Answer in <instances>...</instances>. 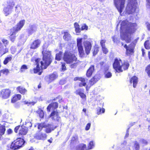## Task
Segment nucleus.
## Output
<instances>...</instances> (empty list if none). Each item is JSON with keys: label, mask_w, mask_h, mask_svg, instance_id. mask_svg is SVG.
Returning <instances> with one entry per match:
<instances>
[{"label": "nucleus", "mask_w": 150, "mask_h": 150, "mask_svg": "<svg viewBox=\"0 0 150 150\" xmlns=\"http://www.w3.org/2000/svg\"><path fill=\"white\" fill-rule=\"evenodd\" d=\"M131 147L133 149H135V150H139V144L137 141L134 142V143L132 142L127 145V148H129V150H131Z\"/></svg>", "instance_id": "obj_12"}, {"label": "nucleus", "mask_w": 150, "mask_h": 150, "mask_svg": "<svg viewBox=\"0 0 150 150\" xmlns=\"http://www.w3.org/2000/svg\"><path fill=\"white\" fill-rule=\"evenodd\" d=\"M37 113L39 115L40 118H42L43 117L44 113L42 110L39 109L37 111Z\"/></svg>", "instance_id": "obj_41"}, {"label": "nucleus", "mask_w": 150, "mask_h": 150, "mask_svg": "<svg viewBox=\"0 0 150 150\" xmlns=\"http://www.w3.org/2000/svg\"><path fill=\"white\" fill-rule=\"evenodd\" d=\"M105 76L107 78H110L111 77L112 75L110 72L106 71L105 73Z\"/></svg>", "instance_id": "obj_45"}, {"label": "nucleus", "mask_w": 150, "mask_h": 150, "mask_svg": "<svg viewBox=\"0 0 150 150\" xmlns=\"http://www.w3.org/2000/svg\"><path fill=\"white\" fill-rule=\"evenodd\" d=\"M62 52H59L56 55L55 59L58 61L60 60L62 58Z\"/></svg>", "instance_id": "obj_37"}, {"label": "nucleus", "mask_w": 150, "mask_h": 150, "mask_svg": "<svg viewBox=\"0 0 150 150\" xmlns=\"http://www.w3.org/2000/svg\"><path fill=\"white\" fill-rule=\"evenodd\" d=\"M146 7L148 8H150V0H146Z\"/></svg>", "instance_id": "obj_52"}, {"label": "nucleus", "mask_w": 150, "mask_h": 150, "mask_svg": "<svg viewBox=\"0 0 150 150\" xmlns=\"http://www.w3.org/2000/svg\"><path fill=\"white\" fill-rule=\"evenodd\" d=\"M24 143L23 139L19 138L13 141L10 146V148L14 150L16 149L21 147Z\"/></svg>", "instance_id": "obj_6"}, {"label": "nucleus", "mask_w": 150, "mask_h": 150, "mask_svg": "<svg viewBox=\"0 0 150 150\" xmlns=\"http://www.w3.org/2000/svg\"><path fill=\"white\" fill-rule=\"evenodd\" d=\"M10 38L11 39V40L12 42H13L15 40L16 38V33L17 32L15 31H12V29H11L10 30Z\"/></svg>", "instance_id": "obj_23"}, {"label": "nucleus", "mask_w": 150, "mask_h": 150, "mask_svg": "<svg viewBox=\"0 0 150 150\" xmlns=\"http://www.w3.org/2000/svg\"><path fill=\"white\" fill-rule=\"evenodd\" d=\"M137 28L136 23H131L127 21L122 22L120 27V36L122 39L127 43L131 41V35L134 33Z\"/></svg>", "instance_id": "obj_1"}, {"label": "nucleus", "mask_w": 150, "mask_h": 150, "mask_svg": "<svg viewBox=\"0 0 150 150\" xmlns=\"http://www.w3.org/2000/svg\"><path fill=\"white\" fill-rule=\"evenodd\" d=\"M12 59L11 55H9L6 57L4 61V64H7L8 62L10 61Z\"/></svg>", "instance_id": "obj_34"}, {"label": "nucleus", "mask_w": 150, "mask_h": 150, "mask_svg": "<svg viewBox=\"0 0 150 150\" xmlns=\"http://www.w3.org/2000/svg\"><path fill=\"white\" fill-rule=\"evenodd\" d=\"M7 6L8 7L13 9V7L15 5V3L13 1L11 0L8 1L7 2Z\"/></svg>", "instance_id": "obj_33"}, {"label": "nucleus", "mask_w": 150, "mask_h": 150, "mask_svg": "<svg viewBox=\"0 0 150 150\" xmlns=\"http://www.w3.org/2000/svg\"><path fill=\"white\" fill-rule=\"evenodd\" d=\"M8 52V49L4 48L2 43L0 42V54H4Z\"/></svg>", "instance_id": "obj_26"}, {"label": "nucleus", "mask_w": 150, "mask_h": 150, "mask_svg": "<svg viewBox=\"0 0 150 150\" xmlns=\"http://www.w3.org/2000/svg\"><path fill=\"white\" fill-rule=\"evenodd\" d=\"M51 105L52 107V109L56 108L58 107V103L56 102L52 103H51Z\"/></svg>", "instance_id": "obj_46"}, {"label": "nucleus", "mask_w": 150, "mask_h": 150, "mask_svg": "<svg viewBox=\"0 0 150 150\" xmlns=\"http://www.w3.org/2000/svg\"><path fill=\"white\" fill-rule=\"evenodd\" d=\"M114 1L118 11L121 14L124 7L125 0H114Z\"/></svg>", "instance_id": "obj_7"}, {"label": "nucleus", "mask_w": 150, "mask_h": 150, "mask_svg": "<svg viewBox=\"0 0 150 150\" xmlns=\"http://www.w3.org/2000/svg\"><path fill=\"white\" fill-rule=\"evenodd\" d=\"M99 78L97 77L96 76H95L93 78H92L90 81L88 85L86 87V90L88 91L90 88L94 84H95L98 80Z\"/></svg>", "instance_id": "obj_11"}, {"label": "nucleus", "mask_w": 150, "mask_h": 150, "mask_svg": "<svg viewBox=\"0 0 150 150\" xmlns=\"http://www.w3.org/2000/svg\"><path fill=\"white\" fill-rule=\"evenodd\" d=\"M51 108L52 109V107L50 104L48 106L47 108V111L48 112H50Z\"/></svg>", "instance_id": "obj_61"}, {"label": "nucleus", "mask_w": 150, "mask_h": 150, "mask_svg": "<svg viewBox=\"0 0 150 150\" xmlns=\"http://www.w3.org/2000/svg\"><path fill=\"white\" fill-rule=\"evenodd\" d=\"M105 111V109L104 108L101 109L100 107L97 108V113L98 115H100L101 113H104Z\"/></svg>", "instance_id": "obj_38"}, {"label": "nucleus", "mask_w": 150, "mask_h": 150, "mask_svg": "<svg viewBox=\"0 0 150 150\" xmlns=\"http://www.w3.org/2000/svg\"><path fill=\"white\" fill-rule=\"evenodd\" d=\"M57 99H58V101L59 102H61L62 100V98L60 96H59L57 98Z\"/></svg>", "instance_id": "obj_62"}, {"label": "nucleus", "mask_w": 150, "mask_h": 150, "mask_svg": "<svg viewBox=\"0 0 150 150\" xmlns=\"http://www.w3.org/2000/svg\"><path fill=\"white\" fill-rule=\"evenodd\" d=\"M94 70V66L91 65L87 70L86 73V76L88 77H90L92 74Z\"/></svg>", "instance_id": "obj_21"}, {"label": "nucleus", "mask_w": 150, "mask_h": 150, "mask_svg": "<svg viewBox=\"0 0 150 150\" xmlns=\"http://www.w3.org/2000/svg\"><path fill=\"white\" fill-rule=\"evenodd\" d=\"M56 126L54 127L51 124H47L45 125V128H46L45 131L47 133H50L52 131L56 128Z\"/></svg>", "instance_id": "obj_17"}, {"label": "nucleus", "mask_w": 150, "mask_h": 150, "mask_svg": "<svg viewBox=\"0 0 150 150\" xmlns=\"http://www.w3.org/2000/svg\"><path fill=\"white\" fill-rule=\"evenodd\" d=\"M98 49V47L97 46H95V47L94 49L93 52V55H95L97 54L99 51Z\"/></svg>", "instance_id": "obj_49"}, {"label": "nucleus", "mask_w": 150, "mask_h": 150, "mask_svg": "<svg viewBox=\"0 0 150 150\" xmlns=\"http://www.w3.org/2000/svg\"><path fill=\"white\" fill-rule=\"evenodd\" d=\"M82 38H78L77 39V46H80L82 45Z\"/></svg>", "instance_id": "obj_44"}, {"label": "nucleus", "mask_w": 150, "mask_h": 150, "mask_svg": "<svg viewBox=\"0 0 150 150\" xmlns=\"http://www.w3.org/2000/svg\"><path fill=\"white\" fill-rule=\"evenodd\" d=\"M137 78L135 76L132 77L130 81V83H133V86L135 88L138 83Z\"/></svg>", "instance_id": "obj_22"}, {"label": "nucleus", "mask_w": 150, "mask_h": 150, "mask_svg": "<svg viewBox=\"0 0 150 150\" xmlns=\"http://www.w3.org/2000/svg\"><path fill=\"white\" fill-rule=\"evenodd\" d=\"M79 143L78 136L76 135H74L72 138L71 143L72 144H78Z\"/></svg>", "instance_id": "obj_27"}, {"label": "nucleus", "mask_w": 150, "mask_h": 150, "mask_svg": "<svg viewBox=\"0 0 150 150\" xmlns=\"http://www.w3.org/2000/svg\"><path fill=\"white\" fill-rule=\"evenodd\" d=\"M11 93V91L9 89H5L3 90L1 92L2 97L4 99L8 98Z\"/></svg>", "instance_id": "obj_13"}, {"label": "nucleus", "mask_w": 150, "mask_h": 150, "mask_svg": "<svg viewBox=\"0 0 150 150\" xmlns=\"http://www.w3.org/2000/svg\"><path fill=\"white\" fill-rule=\"evenodd\" d=\"M57 77V75L56 73H54L50 75V76L49 79L51 81L54 80Z\"/></svg>", "instance_id": "obj_35"}, {"label": "nucleus", "mask_w": 150, "mask_h": 150, "mask_svg": "<svg viewBox=\"0 0 150 150\" xmlns=\"http://www.w3.org/2000/svg\"><path fill=\"white\" fill-rule=\"evenodd\" d=\"M91 124L90 123H88L86 126L85 130L86 131L88 130L91 127Z\"/></svg>", "instance_id": "obj_54"}, {"label": "nucleus", "mask_w": 150, "mask_h": 150, "mask_svg": "<svg viewBox=\"0 0 150 150\" xmlns=\"http://www.w3.org/2000/svg\"><path fill=\"white\" fill-rule=\"evenodd\" d=\"M38 129L41 131L43 127H45V125L44 123H39L38 124Z\"/></svg>", "instance_id": "obj_43"}, {"label": "nucleus", "mask_w": 150, "mask_h": 150, "mask_svg": "<svg viewBox=\"0 0 150 150\" xmlns=\"http://www.w3.org/2000/svg\"><path fill=\"white\" fill-rule=\"evenodd\" d=\"M78 94L82 98H84L86 97V95L83 93L81 92L79 93Z\"/></svg>", "instance_id": "obj_56"}, {"label": "nucleus", "mask_w": 150, "mask_h": 150, "mask_svg": "<svg viewBox=\"0 0 150 150\" xmlns=\"http://www.w3.org/2000/svg\"><path fill=\"white\" fill-rule=\"evenodd\" d=\"M6 123L4 122H2L0 123V135L3 134L5 131V125Z\"/></svg>", "instance_id": "obj_20"}, {"label": "nucleus", "mask_w": 150, "mask_h": 150, "mask_svg": "<svg viewBox=\"0 0 150 150\" xmlns=\"http://www.w3.org/2000/svg\"><path fill=\"white\" fill-rule=\"evenodd\" d=\"M105 41H106L105 40H101L100 44L102 46V47L105 46Z\"/></svg>", "instance_id": "obj_53"}, {"label": "nucleus", "mask_w": 150, "mask_h": 150, "mask_svg": "<svg viewBox=\"0 0 150 150\" xmlns=\"http://www.w3.org/2000/svg\"><path fill=\"white\" fill-rule=\"evenodd\" d=\"M1 41L4 44V46H3L2 44V45L4 46V48H6V46L8 45V41L6 39L3 38L1 39Z\"/></svg>", "instance_id": "obj_40"}, {"label": "nucleus", "mask_w": 150, "mask_h": 150, "mask_svg": "<svg viewBox=\"0 0 150 150\" xmlns=\"http://www.w3.org/2000/svg\"><path fill=\"white\" fill-rule=\"evenodd\" d=\"M129 64L127 62H123L120 59H115L113 64V67L116 72H120L127 69Z\"/></svg>", "instance_id": "obj_3"}, {"label": "nucleus", "mask_w": 150, "mask_h": 150, "mask_svg": "<svg viewBox=\"0 0 150 150\" xmlns=\"http://www.w3.org/2000/svg\"><path fill=\"white\" fill-rule=\"evenodd\" d=\"M18 91L22 94H24L27 92V90L23 87L21 86L18 87L17 88Z\"/></svg>", "instance_id": "obj_32"}, {"label": "nucleus", "mask_w": 150, "mask_h": 150, "mask_svg": "<svg viewBox=\"0 0 150 150\" xmlns=\"http://www.w3.org/2000/svg\"><path fill=\"white\" fill-rule=\"evenodd\" d=\"M146 71L148 74V76L150 77V64L147 66L146 69Z\"/></svg>", "instance_id": "obj_48"}, {"label": "nucleus", "mask_w": 150, "mask_h": 150, "mask_svg": "<svg viewBox=\"0 0 150 150\" xmlns=\"http://www.w3.org/2000/svg\"><path fill=\"white\" fill-rule=\"evenodd\" d=\"M146 24L148 30H150V24L148 22L146 23Z\"/></svg>", "instance_id": "obj_59"}, {"label": "nucleus", "mask_w": 150, "mask_h": 150, "mask_svg": "<svg viewBox=\"0 0 150 150\" xmlns=\"http://www.w3.org/2000/svg\"><path fill=\"white\" fill-rule=\"evenodd\" d=\"M144 46L145 48L147 50L150 48V45L149 40L146 41L144 44Z\"/></svg>", "instance_id": "obj_42"}, {"label": "nucleus", "mask_w": 150, "mask_h": 150, "mask_svg": "<svg viewBox=\"0 0 150 150\" xmlns=\"http://www.w3.org/2000/svg\"><path fill=\"white\" fill-rule=\"evenodd\" d=\"M42 53L43 55V61H40V59L39 58L35 59L37 66L36 68L34 69L35 73H37L41 69H46L51 62V53L50 51L43 50Z\"/></svg>", "instance_id": "obj_2"}, {"label": "nucleus", "mask_w": 150, "mask_h": 150, "mask_svg": "<svg viewBox=\"0 0 150 150\" xmlns=\"http://www.w3.org/2000/svg\"><path fill=\"white\" fill-rule=\"evenodd\" d=\"M134 46V45L133 43H132L128 46H127L126 45H124V47L126 49V52L127 55H129L131 54L133 52Z\"/></svg>", "instance_id": "obj_10"}, {"label": "nucleus", "mask_w": 150, "mask_h": 150, "mask_svg": "<svg viewBox=\"0 0 150 150\" xmlns=\"http://www.w3.org/2000/svg\"><path fill=\"white\" fill-rule=\"evenodd\" d=\"M12 10L11 8L6 6L3 8V13L5 16H7L11 13Z\"/></svg>", "instance_id": "obj_19"}, {"label": "nucleus", "mask_w": 150, "mask_h": 150, "mask_svg": "<svg viewBox=\"0 0 150 150\" xmlns=\"http://www.w3.org/2000/svg\"><path fill=\"white\" fill-rule=\"evenodd\" d=\"M50 117L52 119L55 121L59 122L60 121V117L59 116L58 113L56 111H53L50 115Z\"/></svg>", "instance_id": "obj_14"}, {"label": "nucleus", "mask_w": 150, "mask_h": 150, "mask_svg": "<svg viewBox=\"0 0 150 150\" xmlns=\"http://www.w3.org/2000/svg\"><path fill=\"white\" fill-rule=\"evenodd\" d=\"M88 28V27L87 25H86L85 24H83L82 25L81 28V30H87Z\"/></svg>", "instance_id": "obj_51"}, {"label": "nucleus", "mask_w": 150, "mask_h": 150, "mask_svg": "<svg viewBox=\"0 0 150 150\" xmlns=\"http://www.w3.org/2000/svg\"><path fill=\"white\" fill-rule=\"evenodd\" d=\"M102 50L103 53L106 54L108 52V50L105 47V46L102 47Z\"/></svg>", "instance_id": "obj_55"}, {"label": "nucleus", "mask_w": 150, "mask_h": 150, "mask_svg": "<svg viewBox=\"0 0 150 150\" xmlns=\"http://www.w3.org/2000/svg\"><path fill=\"white\" fill-rule=\"evenodd\" d=\"M25 22L24 20H21L17 24L16 27L11 28L12 30L15 31L17 32L20 30L24 26Z\"/></svg>", "instance_id": "obj_9"}, {"label": "nucleus", "mask_w": 150, "mask_h": 150, "mask_svg": "<svg viewBox=\"0 0 150 150\" xmlns=\"http://www.w3.org/2000/svg\"><path fill=\"white\" fill-rule=\"evenodd\" d=\"M40 41L39 40H37L34 41L31 44L30 48L35 49L38 48L40 44Z\"/></svg>", "instance_id": "obj_18"}, {"label": "nucleus", "mask_w": 150, "mask_h": 150, "mask_svg": "<svg viewBox=\"0 0 150 150\" xmlns=\"http://www.w3.org/2000/svg\"><path fill=\"white\" fill-rule=\"evenodd\" d=\"M47 135L45 133L40 134L36 136V137L38 139L44 140L46 139Z\"/></svg>", "instance_id": "obj_30"}, {"label": "nucleus", "mask_w": 150, "mask_h": 150, "mask_svg": "<svg viewBox=\"0 0 150 150\" xmlns=\"http://www.w3.org/2000/svg\"><path fill=\"white\" fill-rule=\"evenodd\" d=\"M65 83V81L64 80H61L59 82V83L61 85H63Z\"/></svg>", "instance_id": "obj_63"}, {"label": "nucleus", "mask_w": 150, "mask_h": 150, "mask_svg": "<svg viewBox=\"0 0 150 150\" xmlns=\"http://www.w3.org/2000/svg\"><path fill=\"white\" fill-rule=\"evenodd\" d=\"M27 66L25 65H23L21 67L20 69V71L21 72H23L25 70L27 69Z\"/></svg>", "instance_id": "obj_47"}, {"label": "nucleus", "mask_w": 150, "mask_h": 150, "mask_svg": "<svg viewBox=\"0 0 150 150\" xmlns=\"http://www.w3.org/2000/svg\"><path fill=\"white\" fill-rule=\"evenodd\" d=\"M83 45L86 53L87 54H89L90 53L92 47V45L91 43L88 41H84L83 42Z\"/></svg>", "instance_id": "obj_8"}, {"label": "nucleus", "mask_w": 150, "mask_h": 150, "mask_svg": "<svg viewBox=\"0 0 150 150\" xmlns=\"http://www.w3.org/2000/svg\"><path fill=\"white\" fill-rule=\"evenodd\" d=\"M28 129L24 126H21L19 130V134L21 135H25L28 132Z\"/></svg>", "instance_id": "obj_24"}, {"label": "nucleus", "mask_w": 150, "mask_h": 150, "mask_svg": "<svg viewBox=\"0 0 150 150\" xmlns=\"http://www.w3.org/2000/svg\"><path fill=\"white\" fill-rule=\"evenodd\" d=\"M7 131L8 134H11L12 132V130L10 129H8L7 130Z\"/></svg>", "instance_id": "obj_64"}, {"label": "nucleus", "mask_w": 150, "mask_h": 150, "mask_svg": "<svg viewBox=\"0 0 150 150\" xmlns=\"http://www.w3.org/2000/svg\"><path fill=\"white\" fill-rule=\"evenodd\" d=\"M62 70L65 71L66 69V67L65 66V64L64 63L62 64Z\"/></svg>", "instance_id": "obj_58"}, {"label": "nucleus", "mask_w": 150, "mask_h": 150, "mask_svg": "<svg viewBox=\"0 0 150 150\" xmlns=\"http://www.w3.org/2000/svg\"><path fill=\"white\" fill-rule=\"evenodd\" d=\"M63 59L67 64H73L70 66V67L72 68L76 66L77 62V58L74 54L70 52L66 51L65 52Z\"/></svg>", "instance_id": "obj_4"}, {"label": "nucleus", "mask_w": 150, "mask_h": 150, "mask_svg": "<svg viewBox=\"0 0 150 150\" xmlns=\"http://www.w3.org/2000/svg\"><path fill=\"white\" fill-rule=\"evenodd\" d=\"M21 97V95L20 94H16L11 99V102L14 103L18 100L20 99Z\"/></svg>", "instance_id": "obj_31"}, {"label": "nucleus", "mask_w": 150, "mask_h": 150, "mask_svg": "<svg viewBox=\"0 0 150 150\" xmlns=\"http://www.w3.org/2000/svg\"><path fill=\"white\" fill-rule=\"evenodd\" d=\"M74 80L75 81L78 80L80 81V82H79V86L80 87L84 86L86 84V83H85V79L84 78L76 77L74 78Z\"/></svg>", "instance_id": "obj_15"}, {"label": "nucleus", "mask_w": 150, "mask_h": 150, "mask_svg": "<svg viewBox=\"0 0 150 150\" xmlns=\"http://www.w3.org/2000/svg\"><path fill=\"white\" fill-rule=\"evenodd\" d=\"M94 144L95 143L93 142H90L88 145L87 150L93 149L94 146Z\"/></svg>", "instance_id": "obj_39"}, {"label": "nucleus", "mask_w": 150, "mask_h": 150, "mask_svg": "<svg viewBox=\"0 0 150 150\" xmlns=\"http://www.w3.org/2000/svg\"><path fill=\"white\" fill-rule=\"evenodd\" d=\"M112 39L114 42L117 43L118 39L117 38L115 37V36H113L112 37Z\"/></svg>", "instance_id": "obj_57"}, {"label": "nucleus", "mask_w": 150, "mask_h": 150, "mask_svg": "<svg viewBox=\"0 0 150 150\" xmlns=\"http://www.w3.org/2000/svg\"><path fill=\"white\" fill-rule=\"evenodd\" d=\"M11 50L12 51V53L13 54L16 51V49L15 47H12L11 48Z\"/></svg>", "instance_id": "obj_60"}, {"label": "nucleus", "mask_w": 150, "mask_h": 150, "mask_svg": "<svg viewBox=\"0 0 150 150\" xmlns=\"http://www.w3.org/2000/svg\"><path fill=\"white\" fill-rule=\"evenodd\" d=\"M64 35L63 38L66 41H69L71 39V37L70 35L67 31L64 32Z\"/></svg>", "instance_id": "obj_28"}, {"label": "nucleus", "mask_w": 150, "mask_h": 150, "mask_svg": "<svg viewBox=\"0 0 150 150\" xmlns=\"http://www.w3.org/2000/svg\"><path fill=\"white\" fill-rule=\"evenodd\" d=\"M76 149L77 150H87V148L86 144H81L76 146Z\"/></svg>", "instance_id": "obj_25"}, {"label": "nucleus", "mask_w": 150, "mask_h": 150, "mask_svg": "<svg viewBox=\"0 0 150 150\" xmlns=\"http://www.w3.org/2000/svg\"><path fill=\"white\" fill-rule=\"evenodd\" d=\"M74 26L75 28L76 32L77 33H79L80 32V29L79 28V25L78 23H74Z\"/></svg>", "instance_id": "obj_36"}, {"label": "nucleus", "mask_w": 150, "mask_h": 150, "mask_svg": "<svg viewBox=\"0 0 150 150\" xmlns=\"http://www.w3.org/2000/svg\"><path fill=\"white\" fill-rule=\"evenodd\" d=\"M38 30L36 26L34 25H30L28 30V32L29 34L31 35L36 32Z\"/></svg>", "instance_id": "obj_16"}, {"label": "nucleus", "mask_w": 150, "mask_h": 150, "mask_svg": "<svg viewBox=\"0 0 150 150\" xmlns=\"http://www.w3.org/2000/svg\"><path fill=\"white\" fill-rule=\"evenodd\" d=\"M137 2L136 0H128V4L125 10L122 14L120 13L121 15H125V14H131L134 13L137 8Z\"/></svg>", "instance_id": "obj_5"}, {"label": "nucleus", "mask_w": 150, "mask_h": 150, "mask_svg": "<svg viewBox=\"0 0 150 150\" xmlns=\"http://www.w3.org/2000/svg\"><path fill=\"white\" fill-rule=\"evenodd\" d=\"M140 142L141 143L143 144V145H146L147 144V141L144 139H141L140 141Z\"/></svg>", "instance_id": "obj_50"}, {"label": "nucleus", "mask_w": 150, "mask_h": 150, "mask_svg": "<svg viewBox=\"0 0 150 150\" xmlns=\"http://www.w3.org/2000/svg\"><path fill=\"white\" fill-rule=\"evenodd\" d=\"M80 57H83L84 55V53L82 45L77 46Z\"/></svg>", "instance_id": "obj_29"}]
</instances>
